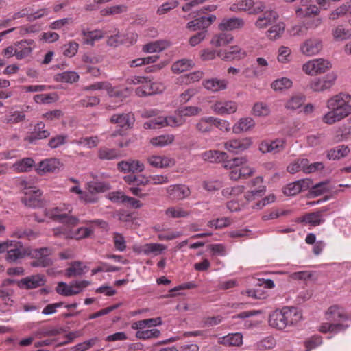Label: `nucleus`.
I'll return each instance as SVG.
<instances>
[{
    "label": "nucleus",
    "instance_id": "obj_1",
    "mask_svg": "<svg viewBox=\"0 0 351 351\" xmlns=\"http://www.w3.org/2000/svg\"><path fill=\"white\" fill-rule=\"evenodd\" d=\"M302 319L301 312L295 307H283L276 310L269 316V324L280 330L296 325Z\"/></svg>",
    "mask_w": 351,
    "mask_h": 351
},
{
    "label": "nucleus",
    "instance_id": "obj_2",
    "mask_svg": "<svg viewBox=\"0 0 351 351\" xmlns=\"http://www.w3.org/2000/svg\"><path fill=\"white\" fill-rule=\"evenodd\" d=\"M342 93L337 95L327 101V107L331 110L325 114L322 117L324 123L332 125L341 121L351 114V105L345 101ZM350 97L346 95V97Z\"/></svg>",
    "mask_w": 351,
    "mask_h": 351
},
{
    "label": "nucleus",
    "instance_id": "obj_3",
    "mask_svg": "<svg viewBox=\"0 0 351 351\" xmlns=\"http://www.w3.org/2000/svg\"><path fill=\"white\" fill-rule=\"evenodd\" d=\"M51 247H44L29 250L27 256L35 260L31 263L33 267H47L53 265V261L49 257L53 254Z\"/></svg>",
    "mask_w": 351,
    "mask_h": 351
},
{
    "label": "nucleus",
    "instance_id": "obj_4",
    "mask_svg": "<svg viewBox=\"0 0 351 351\" xmlns=\"http://www.w3.org/2000/svg\"><path fill=\"white\" fill-rule=\"evenodd\" d=\"M337 77V76L334 72L329 73L322 77H315L309 82L308 87L313 92H323L334 85Z\"/></svg>",
    "mask_w": 351,
    "mask_h": 351
},
{
    "label": "nucleus",
    "instance_id": "obj_5",
    "mask_svg": "<svg viewBox=\"0 0 351 351\" xmlns=\"http://www.w3.org/2000/svg\"><path fill=\"white\" fill-rule=\"evenodd\" d=\"M331 67L332 64L330 61L323 58H317L305 63L303 65V71L308 75H313L325 73Z\"/></svg>",
    "mask_w": 351,
    "mask_h": 351
},
{
    "label": "nucleus",
    "instance_id": "obj_6",
    "mask_svg": "<svg viewBox=\"0 0 351 351\" xmlns=\"http://www.w3.org/2000/svg\"><path fill=\"white\" fill-rule=\"evenodd\" d=\"M327 210L326 207H323L315 212L306 213L298 217L295 222L308 224L313 227L319 226L325 221L324 213Z\"/></svg>",
    "mask_w": 351,
    "mask_h": 351
},
{
    "label": "nucleus",
    "instance_id": "obj_7",
    "mask_svg": "<svg viewBox=\"0 0 351 351\" xmlns=\"http://www.w3.org/2000/svg\"><path fill=\"white\" fill-rule=\"evenodd\" d=\"M12 245H9L7 251L5 260L10 263H15L19 259L23 258L27 256L29 250L23 248V245L21 242L10 241Z\"/></svg>",
    "mask_w": 351,
    "mask_h": 351
},
{
    "label": "nucleus",
    "instance_id": "obj_8",
    "mask_svg": "<svg viewBox=\"0 0 351 351\" xmlns=\"http://www.w3.org/2000/svg\"><path fill=\"white\" fill-rule=\"evenodd\" d=\"M323 48L322 40L319 38L312 37L306 39L300 45L302 53L307 56L318 54Z\"/></svg>",
    "mask_w": 351,
    "mask_h": 351
},
{
    "label": "nucleus",
    "instance_id": "obj_9",
    "mask_svg": "<svg viewBox=\"0 0 351 351\" xmlns=\"http://www.w3.org/2000/svg\"><path fill=\"white\" fill-rule=\"evenodd\" d=\"M46 283V278L43 274H35L22 278L16 282L19 288L21 289H33Z\"/></svg>",
    "mask_w": 351,
    "mask_h": 351
},
{
    "label": "nucleus",
    "instance_id": "obj_10",
    "mask_svg": "<svg viewBox=\"0 0 351 351\" xmlns=\"http://www.w3.org/2000/svg\"><path fill=\"white\" fill-rule=\"evenodd\" d=\"M26 190L24 192V197L21 198V202L28 207L36 208L42 206V202L40 199L41 196V191L36 190L34 187L25 188Z\"/></svg>",
    "mask_w": 351,
    "mask_h": 351
},
{
    "label": "nucleus",
    "instance_id": "obj_11",
    "mask_svg": "<svg viewBox=\"0 0 351 351\" xmlns=\"http://www.w3.org/2000/svg\"><path fill=\"white\" fill-rule=\"evenodd\" d=\"M49 136L50 132L45 129V123L38 122L34 126L33 131L28 132L24 140L30 144H33L36 141L47 138Z\"/></svg>",
    "mask_w": 351,
    "mask_h": 351
},
{
    "label": "nucleus",
    "instance_id": "obj_12",
    "mask_svg": "<svg viewBox=\"0 0 351 351\" xmlns=\"http://www.w3.org/2000/svg\"><path fill=\"white\" fill-rule=\"evenodd\" d=\"M252 142L250 138L233 139L227 141L224 147L230 152L238 154L248 149Z\"/></svg>",
    "mask_w": 351,
    "mask_h": 351
},
{
    "label": "nucleus",
    "instance_id": "obj_13",
    "mask_svg": "<svg viewBox=\"0 0 351 351\" xmlns=\"http://www.w3.org/2000/svg\"><path fill=\"white\" fill-rule=\"evenodd\" d=\"M211 108L218 114H230L237 111V104L234 101H216Z\"/></svg>",
    "mask_w": 351,
    "mask_h": 351
},
{
    "label": "nucleus",
    "instance_id": "obj_14",
    "mask_svg": "<svg viewBox=\"0 0 351 351\" xmlns=\"http://www.w3.org/2000/svg\"><path fill=\"white\" fill-rule=\"evenodd\" d=\"M216 19V16L213 14H210L208 16H199L195 19L194 20L189 21L186 27L192 31H196L198 29H205L208 28L213 21Z\"/></svg>",
    "mask_w": 351,
    "mask_h": 351
},
{
    "label": "nucleus",
    "instance_id": "obj_15",
    "mask_svg": "<svg viewBox=\"0 0 351 351\" xmlns=\"http://www.w3.org/2000/svg\"><path fill=\"white\" fill-rule=\"evenodd\" d=\"M135 121V117L132 112L115 114L110 119V122L117 124L121 128H131Z\"/></svg>",
    "mask_w": 351,
    "mask_h": 351
},
{
    "label": "nucleus",
    "instance_id": "obj_16",
    "mask_svg": "<svg viewBox=\"0 0 351 351\" xmlns=\"http://www.w3.org/2000/svg\"><path fill=\"white\" fill-rule=\"evenodd\" d=\"M61 163L56 158H47L40 162L36 171L39 175H43L46 173H54L59 170Z\"/></svg>",
    "mask_w": 351,
    "mask_h": 351
},
{
    "label": "nucleus",
    "instance_id": "obj_17",
    "mask_svg": "<svg viewBox=\"0 0 351 351\" xmlns=\"http://www.w3.org/2000/svg\"><path fill=\"white\" fill-rule=\"evenodd\" d=\"M144 165L138 160H123L117 164V169L119 171L124 173H134L136 172L141 173L144 170Z\"/></svg>",
    "mask_w": 351,
    "mask_h": 351
},
{
    "label": "nucleus",
    "instance_id": "obj_18",
    "mask_svg": "<svg viewBox=\"0 0 351 351\" xmlns=\"http://www.w3.org/2000/svg\"><path fill=\"white\" fill-rule=\"evenodd\" d=\"M285 141L282 139H276L271 142L264 141L259 145V150L262 153H278L285 148Z\"/></svg>",
    "mask_w": 351,
    "mask_h": 351
},
{
    "label": "nucleus",
    "instance_id": "obj_19",
    "mask_svg": "<svg viewBox=\"0 0 351 351\" xmlns=\"http://www.w3.org/2000/svg\"><path fill=\"white\" fill-rule=\"evenodd\" d=\"M167 193L172 199H182L190 193L189 189L184 185H171L167 188Z\"/></svg>",
    "mask_w": 351,
    "mask_h": 351
},
{
    "label": "nucleus",
    "instance_id": "obj_20",
    "mask_svg": "<svg viewBox=\"0 0 351 351\" xmlns=\"http://www.w3.org/2000/svg\"><path fill=\"white\" fill-rule=\"evenodd\" d=\"M278 18V14L276 11L269 10L259 16L255 22V26L258 29H264L268 25L274 23Z\"/></svg>",
    "mask_w": 351,
    "mask_h": 351
},
{
    "label": "nucleus",
    "instance_id": "obj_21",
    "mask_svg": "<svg viewBox=\"0 0 351 351\" xmlns=\"http://www.w3.org/2000/svg\"><path fill=\"white\" fill-rule=\"evenodd\" d=\"M245 25V22L241 18H230L224 19L219 25V29L221 31H232L237 29L242 28Z\"/></svg>",
    "mask_w": 351,
    "mask_h": 351
},
{
    "label": "nucleus",
    "instance_id": "obj_22",
    "mask_svg": "<svg viewBox=\"0 0 351 351\" xmlns=\"http://www.w3.org/2000/svg\"><path fill=\"white\" fill-rule=\"evenodd\" d=\"M150 184L149 178L144 176H136L134 186L129 188L130 191L134 195L138 197H145L147 196V193H143L142 189L140 188L141 186H145Z\"/></svg>",
    "mask_w": 351,
    "mask_h": 351
},
{
    "label": "nucleus",
    "instance_id": "obj_23",
    "mask_svg": "<svg viewBox=\"0 0 351 351\" xmlns=\"http://www.w3.org/2000/svg\"><path fill=\"white\" fill-rule=\"evenodd\" d=\"M202 158L205 161L210 162H221L228 158V155L224 152L218 150H208L202 154Z\"/></svg>",
    "mask_w": 351,
    "mask_h": 351
},
{
    "label": "nucleus",
    "instance_id": "obj_24",
    "mask_svg": "<svg viewBox=\"0 0 351 351\" xmlns=\"http://www.w3.org/2000/svg\"><path fill=\"white\" fill-rule=\"evenodd\" d=\"M228 81L217 78H211L203 82L204 87L212 92H217L225 90L227 88Z\"/></svg>",
    "mask_w": 351,
    "mask_h": 351
},
{
    "label": "nucleus",
    "instance_id": "obj_25",
    "mask_svg": "<svg viewBox=\"0 0 351 351\" xmlns=\"http://www.w3.org/2000/svg\"><path fill=\"white\" fill-rule=\"evenodd\" d=\"M148 163L156 168H165L174 165V161L164 156H151L147 158Z\"/></svg>",
    "mask_w": 351,
    "mask_h": 351
},
{
    "label": "nucleus",
    "instance_id": "obj_26",
    "mask_svg": "<svg viewBox=\"0 0 351 351\" xmlns=\"http://www.w3.org/2000/svg\"><path fill=\"white\" fill-rule=\"evenodd\" d=\"M326 319L330 322H336L339 319L348 320L349 316L340 311V307L337 305L331 306L326 313Z\"/></svg>",
    "mask_w": 351,
    "mask_h": 351
},
{
    "label": "nucleus",
    "instance_id": "obj_27",
    "mask_svg": "<svg viewBox=\"0 0 351 351\" xmlns=\"http://www.w3.org/2000/svg\"><path fill=\"white\" fill-rule=\"evenodd\" d=\"M350 152V149L348 146L341 145L336 146L335 147L329 149L327 152V158L329 160H339L342 158L346 157Z\"/></svg>",
    "mask_w": 351,
    "mask_h": 351
},
{
    "label": "nucleus",
    "instance_id": "obj_28",
    "mask_svg": "<svg viewBox=\"0 0 351 351\" xmlns=\"http://www.w3.org/2000/svg\"><path fill=\"white\" fill-rule=\"evenodd\" d=\"M97 156L102 160H112L121 157L120 152L116 149H110L106 147H101L99 149Z\"/></svg>",
    "mask_w": 351,
    "mask_h": 351
},
{
    "label": "nucleus",
    "instance_id": "obj_29",
    "mask_svg": "<svg viewBox=\"0 0 351 351\" xmlns=\"http://www.w3.org/2000/svg\"><path fill=\"white\" fill-rule=\"evenodd\" d=\"M332 35L335 41H343L351 37V29L345 28L342 25H339L332 29Z\"/></svg>",
    "mask_w": 351,
    "mask_h": 351
},
{
    "label": "nucleus",
    "instance_id": "obj_30",
    "mask_svg": "<svg viewBox=\"0 0 351 351\" xmlns=\"http://www.w3.org/2000/svg\"><path fill=\"white\" fill-rule=\"evenodd\" d=\"M162 324V319L160 317L155 318H150L146 319L139 320L132 324V328L133 329L138 330L143 329L145 327H152L160 326Z\"/></svg>",
    "mask_w": 351,
    "mask_h": 351
},
{
    "label": "nucleus",
    "instance_id": "obj_31",
    "mask_svg": "<svg viewBox=\"0 0 351 351\" xmlns=\"http://www.w3.org/2000/svg\"><path fill=\"white\" fill-rule=\"evenodd\" d=\"M243 337L240 333L229 334L219 339V343L225 346H239L242 344Z\"/></svg>",
    "mask_w": 351,
    "mask_h": 351
},
{
    "label": "nucleus",
    "instance_id": "obj_32",
    "mask_svg": "<svg viewBox=\"0 0 351 351\" xmlns=\"http://www.w3.org/2000/svg\"><path fill=\"white\" fill-rule=\"evenodd\" d=\"M255 125V122L250 117L242 118L233 126V132L239 134L241 132L247 131Z\"/></svg>",
    "mask_w": 351,
    "mask_h": 351
},
{
    "label": "nucleus",
    "instance_id": "obj_33",
    "mask_svg": "<svg viewBox=\"0 0 351 351\" xmlns=\"http://www.w3.org/2000/svg\"><path fill=\"white\" fill-rule=\"evenodd\" d=\"M246 53L241 50L238 46H232L228 50L225 51V56L223 59L228 61L239 60L245 57Z\"/></svg>",
    "mask_w": 351,
    "mask_h": 351
},
{
    "label": "nucleus",
    "instance_id": "obj_34",
    "mask_svg": "<svg viewBox=\"0 0 351 351\" xmlns=\"http://www.w3.org/2000/svg\"><path fill=\"white\" fill-rule=\"evenodd\" d=\"M196 130L202 134L209 133L213 130V117H202L195 125Z\"/></svg>",
    "mask_w": 351,
    "mask_h": 351
},
{
    "label": "nucleus",
    "instance_id": "obj_35",
    "mask_svg": "<svg viewBox=\"0 0 351 351\" xmlns=\"http://www.w3.org/2000/svg\"><path fill=\"white\" fill-rule=\"evenodd\" d=\"M349 14L351 16V5L350 3H346L333 10L329 15L330 20L335 21L339 17Z\"/></svg>",
    "mask_w": 351,
    "mask_h": 351
},
{
    "label": "nucleus",
    "instance_id": "obj_36",
    "mask_svg": "<svg viewBox=\"0 0 351 351\" xmlns=\"http://www.w3.org/2000/svg\"><path fill=\"white\" fill-rule=\"evenodd\" d=\"M34 164V160L32 158H25L16 162L13 167L18 172H27L32 169Z\"/></svg>",
    "mask_w": 351,
    "mask_h": 351
},
{
    "label": "nucleus",
    "instance_id": "obj_37",
    "mask_svg": "<svg viewBox=\"0 0 351 351\" xmlns=\"http://www.w3.org/2000/svg\"><path fill=\"white\" fill-rule=\"evenodd\" d=\"M192 60L182 59L176 61L172 64L171 70L174 73H180L188 71L193 66Z\"/></svg>",
    "mask_w": 351,
    "mask_h": 351
},
{
    "label": "nucleus",
    "instance_id": "obj_38",
    "mask_svg": "<svg viewBox=\"0 0 351 351\" xmlns=\"http://www.w3.org/2000/svg\"><path fill=\"white\" fill-rule=\"evenodd\" d=\"M88 190L91 193H104L111 189V186L106 182H90L88 183Z\"/></svg>",
    "mask_w": 351,
    "mask_h": 351
},
{
    "label": "nucleus",
    "instance_id": "obj_39",
    "mask_svg": "<svg viewBox=\"0 0 351 351\" xmlns=\"http://www.w3.org/2000/svg\"><path fill=\"white\" fill-rule=\"evenodd\" d=\"M233 40V36L228 32H221L213 36L211 40V44L215 47L224 46L230 43Z\"/></svg>",
    "mask_w": 351,
    "mask_h": 351
},
{
    "label": "nucleus",
    "instance_id": "obj_40",
    "mask_svg": "<svg viewBox=\"0 0 351 351\" xmlns=\"http://www.w3.org/2000/svg\"><path fill=\"white\" fill-rule=\"evenodd\" d=\"M86 268V266H82V262L75 261L66 269V276L68 278L82 276L84 274V269Z\"/></svg>",
    "mask_w": 351,
    "mask_h": 351
},
{
    "label": "nucleus",
    "instance_id": "obj_41",
    "mask_svg": "<svg viewBox=\"0 0 351 351\" xmlns=\"http://www.w3.org/2000/svg\"><path fill=\"white\" fill-rule=\"evenodd\" d=\"M166 249L165 246L160 243H147L141 246V252L145 255L154 254L158 255L161 254Z\"/></svg>",
    "mask_w": 351,
    "mask_h": 351
},
{
    "label": "nucleus",
    "instance_id": "obj_42",
    "mask_svg": "<svg viewBox=\"0 0 351 351\" xmlns=\"http://www.w3.org/2000/svg\"><path fill=\"white\" fill-rule=\"evenodd\" d=\"M82 34L85 37L84 43L91 45H94L95 40H100L104 37L101 31L99 29L94 31L83 29Z\"/></svg>",
    "mask_w": 351,
    "mask_h": 351
},
{
    "label": "nucleus",
    "instance_id": "obj_43",
    "mask_svg": "<svg viewBox=\"0 0 351 351\" xmlns=\"http://www.w3.org/2000/svg\"><path fill=\"white\" fill-rule=\"evenodd\" d=\"M78 80L79 75L75 71H65L58 74L56 77V80L58 82L71 84L77 82Z\"/></svg>",
    "mask_w": 351,
    "mask_h": 351
},
{
    "label": "nucleus",
    "instance_id": "obj_44",
    "mask_svg": "<svg viewBox=\"0 0 351 351\" xmlns=\"http://www.w3.org/2000/svg\"><path fill=\"white\" fill-rule=\"evenodd\" d=\"M305 100L306 97L304 95H295L287 101L285 107L288 109L296 110L302 106Z\"/></svg>",
    "mask_w": 351,
    "mask_h": 351
},
{
    "label": "nucleus",
    "instance_id": "obj_45",
    "mask_svg": "<svg viewBox=\"0 0 351 351\" xmlns=\"http://www.w3.org/2000/svg\"><path fill=\"white\" fill-rule=\"evenodd\" d=\"M285 25L283 23H279L271 26L267 32V36L271 40H276L281 36L285 31Z\"/></svg>",
    "mask_w": 351,
    "mask_h": 351
},
{
    "label": "nucleus",
    "instance_id": "obj_46",
    "mask_svg": "<svg viewBox=\"0 0 351 351\" xmlns=\"http://www.w3.org/2000/svg\"><path fill=\"white\" fill-rule=\"evenodd\" d=\"M173 141V135L167 134L153 138L151 143L155 147H164L172 143Z\"/></svg>",
    "mask_w": 351,
    "mask_h": 351
},
{
    "label": "nucleus",
    "instance_id": "obj_47",
    "mask_svg": "<svg viewBox=\"0 0 351 351\" xmlns=\"http://www.w3.org/2000/svg\"><path fill=\"white\" fill-rule=\"evenodd\" d=\"M45 215L48 217L49 219H51L53 221H56L60 223L62 217H64V214L66 213H63V210L59 207H54L52 208L45 209Z\"/></svg>",
    "mask_w": 351,
    "mask_h": 351
},
{
    "label": "nucleus",
    "instance_id": "obj_48",
    "mask_svg": "<svg viewBox=\"0 0 351 351\" xmlns=\"http://www.w3.org/2000/svg\"><path fill=\"white\" fill-rule=\"evenodd\" d=\"M292 81L287 77H282L277 79L271 83V88L277 90H282L284 89H288L292 86Z\"/></svg>",
    "mask_w": 351,
    "mask_h": 351
},
{
    "label": "nucleus",
    "instance_id": "obj_49",
    "mask_svg": "<svg viewBox=\"0 0 351 351\" xmlns=\"http://www.w3.org/2000/svg\"><path fill=\"white\" fill-rule=\"evenodd\" d=\"M202 111L201 108L197 106L180 107L177 112L180 117H192L199 114Z\"/></svg>",
    "mask_w": 351,
    "mask_h": 351
},
{
    "label": "nucleus",
    "instance_id": "obj_50",
    "mask_svg": "<svg viewBox=\"0 0 351 351\" xmlns=\"http://www.w3.org/2000/svg\"><path fill=\"white\" fill-rule=\"evenodd\" d=\"M160 335V331L156 328L145 330H138L136 333V337L139 339L157 338Z\"/></svg>",
    "mask_w": 351,
    "mask_h": 351
},
{
    "label": "nucleus",
    "instance_id": "obj_51",
    "mask_svg": "<svg viewBox=\"0 0 351 351\" xmlns=\"http://www.w3.org/2000/svg\"><path fill=\"white\" fill-rule=\"evenodd\" d=\"M247 159L245 156L243 157H235L232 159L224 160L223 167L226 169L237 168L239 166L246 163Z\"/></svg>",
    "mask_w": 351,
    "mask_h": 351
},
{
    "label": "nucleus",
    "instance_id": "obj_52",
    "mask_svg": "<svg viewBox=\"0 0 351 351\" xmlns=\"http://www.w3.org/2000/svg\"><path fill=\"white\" fill-rule=\"evenodd\" d=\"M266 191L265 186H260L258 189L247 191L244 197L247 202L255 200L257 197H261L265 195Z\"/></svg>",
    "mask_w": 351,
    "mask_h": 351
},
{
    "label": "nucleus",
    "instance_id": "obj_53",
    "mask_svg": "<svg viewBox=\"0 0 351 351\" xmlns=\"http://www.w3.org/2000/svg\"><path fill=\"white\" fill-rule=\"evenodd\" d=\"M159 119L161 120L162 127L165 125L178 127L182 125L184 123L182 117L176 118L173 116H169L167 117H159Z\"/></svg>",
    "mask_w": 351,
    "mask_h": 351
},
{
    "label": "nucleus",
    "instance_id": "obj_54",
    "mask_svg": "<svg viewBox=\"0 0 351 351\" xmlns=\"http://www.w3.org/2000/svg\"><path fill=\"white\" fill-rule=\"evenodd\" d=\"M68 136L66 134H59L52 137L48 142V146L51 149H56L66 143Z\"/></svg>",
    "mask_w": 351,
    "mask_h": 351
},
{
    "label": "nucleus",
    "instance_id": "obj_55",
    "mask_svg": "<svg viewBox=\"0 0 351 351\" xmlns=\"http://www.w3.org/2000/svg\"><path fill=\"white\" fill-rule=\"evenodd\" d=\"M178 5V1L176 0L165 2L162 3L160 7H158L156 10V14L158 15L165 14L174 8H177Z\"/></svg>",
    "mask_w": 351,
    "mask_h": 351
},
{
    "label": "nucleus",
    "instance_id": "obj_56",
    "mask_svg": "<svg viewBox=\"0 0 351 351\" xmlns=\"http://www.w3.org/2000/svg\"><path fill=\"white\" fill-rule=\"evenodd\" d=\"M56 291L58 294L64 296H71L77 294V291H73L70 285L64 282H58Z\"/></svg>",
    "mask_w": 351,
    "mask_h": 351
},
{
    "label": "nucleus",
    "instance_id": "obj_57",
    "mask_svg": "<svg viewBox=\"0 0 351 351\" xmlns=\"http://www.w3.org/2000/svg\"><path fill=\"white\" fill-rule=\"evenodd\" d=\"M25 119V114L23 112L14 111L4 118V122L8 124L17 123Z\"/></svg>",
    "mask_w": 351,
    "mask_h": 351
},
{
    "label": "nucleus",
    "instance_id": "obj_58",
    "mask_svg": "<svg viewBox=\"0 0 351 351\" xmlns=\"http://www.w3.org/2000/svg\"><path fill=\"white\" fill-rule=\"evenodd\" d=\"M245 189L243 185H238L235 186L227 187L222 191V195L224 197L237 196L241 194Z\"/></svg>",
    "mask_w": 351,
    "mask_h": 351
},
{
    "label": "nucleus",
    "instance_id": "obj_59",
    "mask_svg": "<svg viewBox=\"0 0 351 351\" xmlns=\"http://www.w3.org/2000/svg\"><path fill=\"white\" fill-rule=\"evenodd\" d=\"M253 114L256 116H267L269 113V107L261 102L256 103L252 108Z\"/></svg>",
    "mask_w": 351,
    "mask_h": 351
},
{
    "label": "nucleus",
    "instance_id": "obj_60",
    "mask_svg": "<svg viewBox=\"0 0 351 351\" xmlns=\"http://www.w3.org/2000/svg\"><path fill=\"white\" fill-rule=\"evenodd\" d=\"M298 182L295 181L287 184L283 189V193L287 196H294L301 192V188L298 186Z\"/></svg>",
    "mask_w": 351,
    "mask_h": 351
},
{
    "label": "nucleus",
    "instance_id": "obj_61",
    "mask_svg": "<svg viewBox=\"0 0 351 351\" xmlns=\"http://www.w3.org/2000/svg\"><path fill=\"white\" fill-rule=\"evenodd\" d=\"M56 99V94H38L34 97V100L37 104H49L54 101Z\"/></svg>",
    "mask_w": 351,
    "mask_h": 351
},
{
    "label": "nucleus",
    "instance_id": "obj_62",
    "mask_svg": "<svg viewBox=\"0 0 351 351\" xmlns=\"http://www.w3.org/2000/svg\"><path fill=\"white\" fill-rule=\"evenodd\" d=\"M113 240H114V247L117 250H119L120 252H123L124 250H125V249H126L125 241L123 236L121 234L118 233V232H114V237H113Z\"/></svg>",
    "mask_w": 351,
    "mask_h": 351
},
{
    "label": "nucleus",
    "instance_id": "obj_63",
    "mask_svg": "<svg viewBox=\"0 0 351 351\" xmlns=\"http://www.w3.org/2000/svg\"><path fill=\"white\" fill-rule=\"evenodd\" d=\"M327 182H319L315 186H312V188L310 191V194L312 197H317L322 194H323L324 192L328 191V189H327Z\"/></svg>",
    "mask_w": 351,
    "mask_h": 351
},
{
    "label": "nucleus",
    "instance_id": "obj_64",
    "mask_svg": "<svg viewBox=\"0 0 351 351\" xmlns=\"http://www.w3.org/2000/svg\"><path fill=\"white\" fill-rule=\"evenodd\" d=\"M79 45L75 41L69 42L64 45V55L68 57H73L76 54L78 50Z\"/></svg>",
    "mask_w": 351,
    "mask_h": 351
}]
</instances>
